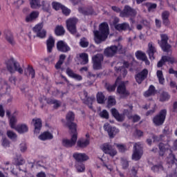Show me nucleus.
I'll use <instances>...</instances> for the list:
<instances>
[{
  "label": "nucleus",
  "instance_id": "1",
  "mask_svg": "<svg viewBox=\"0 0 177 177\" xmlns=\"http://www.w3.org/2000/svg\"><path fill=\"white\" fill-rule=\"evenodd\" d=\"M94 41L95 44L104 42L110 34V28L107 22H102L99 25L98 30H94Z\"/></svg>",
  "mask_w": 177,
  "mask_h": 177
},
{
  "label": "nucleus",
  "instance_id": "2",
  "mask_svg": "<svg viewBox=\"0 0 177 177\" xmlns=\"http://www.w3.org/2000/svg\"><path fill=\"white\" fill-rule=\"evenodd\" d=\"M6 67L10 74H13L15 71L19 72V74H23V68L20 67V64L15 60L13 57H11L7 62Z\"/></svg>",
  "mask_w": 177,
  "mask_h": 177
},
{
  "label": "nucleus",
  "instance_id": "3",
  "mask_svg": "<svg viewBox=\"0 0 177 177\" xmlns=\"http://www.w3.org/2000/svg\"><path fill=\"white\" fill-rule=\"evenodd\" d=\"M167 118V109H162L152 119V122L155 127H161L164 125Z\"/></svg>",
  "mask_w": 177,
  "mask_h": 177
},
{
  "label": "nucleus",
  "instance_id": "4",
  "mask_svg": "<svg viewBox=\"0 0 177 177\" xmlns=\"http://www.w3.org/2000/svg\"><path fill=\"white\" fill-rule=\"evenodd\" d=\"M17 122V119L16 116H12L10 120V127L12 129H16L19 133H26L28 132V127L26 124H18L16 127V123Z\"/></svg>",
  "mask_w": 177,
  "mask_h": 177
},
{
  "label": "nucleus",
  "instance_id": "5",
  "mask_svg": "<svg viewBox=\"0 0 177 177\" xmlns=\"http://www.w3.org/2000/svg\"><path fill=\"white\" fill-rule=\"evenodd\" d=\"M169 37L167 34H160V41L158 42L160 47L163 52L169 53V50L172 48V46L168 43Z\"/></svg>",
  "mask_w": 177,
  "mask_h": 177
},
{
  "label": "nucleus",
  "instance_id": "6",
  "mask_svg": "<svg viewBox=\"0 0 177 177\" xmlns=\"http://www.w3.org/2000/svg\"><path fill=\"white\" fill-rule=\"evenodd\" d=\"M66 127L71 132H77V124L74 123L73 121L75 120V115L73 111H69L66 115Z\"/></svg>",
  "mask_w": 177,
  "mask_h": 177
},
{
  "label": "nucleus",
  "instance_id": "7",
  "mask_svg": "<svg viewBox=\"0 0 177 177\" xmlns=\"http://www.w3.org/2000/svg\"><path fill=\"white\" fill-rule=\"evenodd\" d=\"M136 15H138L136 10L127 5L120 12V17H136Z\"/></svg>",
  "mask_w": 177,
  "mask_h": 177
},
{
  "label": "nucleus",
  "instance_id": "8",
  "mask_svg": "<svg viewBox=\"0 0 177 177\" xmlns=\"http://www.w3.org/2000/svg\"><path fill=\"white\" fill-rule=\"evenodd\" d=\"M77 23H78L77 18H70L66 20V28L73 35L77 34Z\"/></svg>",
  "mask_w": 177,
  "mask_h": 177
},
{
  "label": "nucleus",
  "instance_id": "9",
  "mask_svg": "<svg viewBox=\"0 0 177 177\" xmlns=\"http://www.w3.org/2000/svg\"><path fill=\"white\" fill-rule=\"evenodd\" d=\"M104 59L103 55L97 54L92 57L93 67L94 70H102V62Z\"/></svg>",
  "mask_w": 177,
  "mask_h": 177
},
{
  "label": "nucleus",
  "instance_id": "10",
  "mask_svg": "<svg viewBox=\"0 0 177 177\" xmlns=\"http://www.w3.org/2000/svg\"><path fill=\"white\" fill-rule=\"evenodd\" d=\"M73 133L71 136V140L68 139H63L62 140V146L64 147H73V146H75L77 143V140L78 139V136L76 132H71Z\"/></svg>",
  "mask_w": 177,
  "mask_h": 177
},
{
  "label": "nucleus",
  "instance_id": "11",
  "mask_svg": "<svg viewBox=\"0 0 177 177\" xmlns=\"http://www.w3.org/2000/svg\"><path fill=\"white\" fill-rule=\"evenodd\" d=\"M102 151L105 154H108L110 157H114L117 156V149L109 143H104L101 147Z\"/></svg>",
  "mask_w": 177,
  "mask_h": 177
},
{
  "label": "nucleus",
  "instance_id": "12",
  "mask_svg": "<svg viewBox=\"0 0 177 177\" xmlns=\"http://www.w3.org/2000/svg\"><path fill=\"white\" fill-rule=\"evenodd\" d=\"M149 75V71L146 68L143 69L140 72L136 73L135 75V80L139 85L145 81L147 78V76Z\"/></svg>",
  "mask_w": 177,
  "mask_h": 177
},
{
  "label": "nucleus",
  "instance_id": "13",
  "mask_svg": "<svg viewBox=\"0 0 177 177\" xmlns=\"http://www.w3.org/2000/svg\"><path fill=\"white\" fill-rule=\"evenodd\" d=\"M57 49L58 52H62V53H67L71 50L70 46L63 40L57 42Z\"/></svg>",
  "mask_w": 177,
  "mask_h": 177
},
{
  "label": "nucleus",
  "instance_id": "14",
  "mask_svg": "<svg viewBox=\"0 0 177 177\" xmlns=\"http://www.w3.org/2000/svg\"><path fill=\"white\" fill-rule=\"evenodd\" d=\"M117 52H118V46L112 45L104 49V55L106 57H114V55H117Z\"/></svg>",
  "mask_w": 177,
  "mask_h": 177
},
{
  "label": "nucleus",
  "instance_id": "15",
  "mask_svg": "<svg viewBox=\"0 0 177 177\" xmlns=\"http://www.w3.org/2000/svg\"><path fill=\"white\" fill-rule=\"evenodd\" d=\"M165 63H169V64H174V63H175V57H169L168 55L162 56L160 60L157 64V67L160 68L162 67Z\"/></svg>",
  "mask_w": 177,
  "mask_h": 177
},
{
  "label": "nucleus",
  "instance_id": "16",
  "mask_svg": "<svg viewBox=\"0 0 177 177\" xmlns=\"http://www.w3.org/2000/svg\"><path fill=\"white\" fill-rule=\"evenodd\" d=\"M104 131H106L108 132V135L111 139H113L120 132V130L115 127H112L110 124L106 123L104 125Z\"/></svg>",
  "mask_w": 177,
  "mask_h": 177
},
{
  "label": "nucleus",
  "instance_id": "17",
  "mask_svg": "<svg viewBox=\"0 0 177 177\" xmlns=\"http://www.w3.org/2000/svg\"><path fill=\"white\" fill-rule=\"evenodd\" d=\"M142 158V153H140V146L135 144L133 146V151L132 154V160L134 161H139Z\"/></svg>",
  "mask_w": 177,
  "mask_h": 177
},
{
  "label": "nucleus",
  "instance_id": "18",
  "mask_svg": "<svg viewBox=\"0 0 177 177\" xmlns=\"http://www.w3.org/2000/svg\"><path fill=\"white\" fill-rule=\"evenodd\" d=\"M157 53V48L154 46L153 44V42H149L148 44V50L147 51V53L149 55V59L151 60H154L156 59V57H154V54Z\"/></svg>",
  "mask_w": 177,
  "mask_h": 177
},
{
  "label": "nucleus",
  "instance_id": "19",
  "mask_svg": "<svg viewBox=\"0 0 177 177\" xmlns=\"http://www.w3.org/2000/svg\"><path fill=\"white\" fill-rule=\"evenodd\" d=\"M80 13L84 15V16H92V15H95V10L92 6H88L87 8L80 7L78 9Z\"/></svg>",
  "mask_w": 177,
  "mask_h": 177
},
{
  "label": "nucleus",
  "instance_id": "20",
  "mask_svg": "<svg viewBox=\"0 0 177 177\" xmlns=\"http://www.w3.org/2000/svg\"><path fill=\"white\" fill-rule=\"evenodd\" d=\"M73 157L77 162H84V161H88L89 160V157L85 153H75Z\"/></svg>",
  "mask_w": 177,
  "mask_h": 177
},
{
  "label": "nucleus",
  "instance_id": "21",
  "mask_svg": "<svg viewBox=\"0 0 177 177\" xmlns=\"http://www.w3.org/2000/svg\"><path fill=\"white\" fill-rule=\"evenodd\" d=\"M66 74L70 78H73L76 81H82V76L74 73V71L70 68L66 69Z\"/></svg>",
  "mask_w": 177,
  "mask_h": 177
},
{
  "label": "nucleus",
  "instance_id": "22",
  "mask_svg": "<svg viewBox=\"0 0 177 177\" xmlns=\"http://www.w3.org/2000/svg\"><path fill=\"white\" fill-rule=\"evenodd\" d=\"M82 100L84 104L88 106L90 110H93V102L96 100V97H95V95H91V97L83 99Z\"/></svg>",
  "mask_w": 177,
  "mask_h": 177
},
{
  "label": "nucleus",
  "instance_id": "23",
  "mask_svg": "<svg viewBox=\"0 0 177 177\" xmlns=\"http://www.w3.org/2000/svg\"><path fill=\"white\" fill-rule=\"evenodd\" d=\"M171 13L168 10H165L162 12L161 17L162 20V24L163 26H165L166 27L169 26V16Z\"/></svg>",
  "mask_w": 177,
  "mask_h": 177
},
{
  "label": "nucleus",
  "instance_id": "24",
  "mask_svg": "<svg viewBox=\"0 0 177 177\" xmlns=\"http://www.w3.org/2000/svg\"><path fill=\"white\" fill-rule=\"evenodd\" d=\"M46 46L48 53H52L53 52V48H55V39L53 37L50 36L46 40Z\"/></svg>",
  "mask_w": 177,
  "mask_h": 177
},
{
  "label": "nucleus",
  "instance_id": "25",
  "mask_svg": "<svg viewBox=\"0 0 177 177\" xmlns=\"http://www.w3.org/2000/svg\"><path fill=\"white\" fill-rule=\"evenodd\" d=\"M115 68L117 73L123 72V75L125 76L127 74H128V71H127L125 68H129V62L128 61H124L123 66H120L119 68L115 67Z\"/></svg>",
  "mask_w": 177,
  "mask_h": 177
},
{
  "label": "nucleus",
  "instance_id": "26",
  "mask_svg": "<svg viewBox=\"0 0 177 177\" xmlns=\"http://www.w3.org/2000/svg\"><path fill=\"white\" fill-rule=\"evenodd\" d=\"M90 144L91 139L80 138L77 142V146L80 149H85V147H88Z\"/></svg>",
  "mask_w": 177,
  "mask_h": 177
},
{
  "label": "nucleus",
  "instance_id": "27",
  "mask_svg": "<svg viewBox=\"0 0 177 177\" xmlns=\"http://www.w3.org/2000/svg\"><path fill=\"white\" fill-rule=\"evenodd\" d=\"M111 113L113 117H114V118H115V120H117L119 122H122V121H124V115L120 114V112H118L117 109L112 108L111 109Z\"/></svg>",
  "mask_w": 177,
  "mask_h": 177
},
{
  "label": "nucleus",
  "instance_id": "28",
  "mask_svg": "<svg viewBox=\"0 0 177 177\" xmlns=\"http://www.w3.org/2000/svg\"><path fill=\"white\" fill-rule=\"evenodd\" d=\"M32 122H34L35 133H39L42 128V120L39 118L32 119Z\"/></svg>",
  "mask_w": 177,
  "mask_h": 177
},
{
  "label": "nucleus",
  "instance_id": "29",
  "mask_svg": "<svg viewBox=\"0 0 177 177\" xmlns=\"http://www.w3.org/2000/svg\"><path fill=\"white\" fill-rule=\"evenodd\" d=\"M39 16V12L38 11H32L29 15H27L26 17V23H31L34 20H37Z\"/></svg>",
  "mask_w": 177,
  "mask_h": 177
},
{
  "label": "nucleus",
  "instance_id": "30",
  "mask_svg": "<svg viewBox=\"0 0 177 177\" xmlns=\"http://www.w3.org/2000/svg\"><path fill=\"white\" fill-rule=\"evenodd\" d=\"M117 92L119 95H124L125 96H128L129 93L127 91V86H125V83H121L117 88Z\"/></svg>",
  "mask_w": 177,
  "mask_h": 177
},
{
  "label": "nucleus",
  "instance_id": "31",
  "mask_svg": "<svg viewBox=\"0 0 177 177\" xmlns=\"http://www.w3.org/2000/svg\"><path fill=\"white\" fill-rule=\"evenodd\" d=\"M157 93V90L153 85H150L148 90L144 93L145 97H150V96H154Z\"/></svg>",
  "mask_w": 177,
  "mask_h": 177
},
{
  "label": "nucleus",
  "instance_id": "32",
  "mask_svg": "<svg viewBox=\"0 0 177 177\" xmlns=\"http://www.w3.org/2000/svg\"><path fill=\"white\" fill-rule=\"evenodd\" d=\"M96 100L98 104H104L106 103V95L102 91H98L96 94Z\"/></svg>",
  "mask_w": 177,
  "mask_h": 177
},
{
  "label": "nucleus",
  "instance_id": "33",
  "mask_svg": "<svg viewBox=\"0 0 177 177\" xmlns=\"http://www.w3.org/2000/svg\"><path fill=\"white\" fill-rule=\"evenodd\" d=\"M39 139L40 140H52L53 135L49 131H44L39 136Z\"/></svg>",
  "mask_w": 177,
  "mask_h": 177
},
{
  "label": "nucleus",
  "instance_id": "34",
  "mask_svg": "<svg viewBox=\"0 0 177 177\" xmlns=\"http://www.w3.org/2000/svg\"><path fill=\"white\" fill-rule=\"evenodd\" d=\"M4 34L6 35V41H8L10 45H15V39L13 38V34H12V32L9 30H6L4 32Z\"/></svg>",
  "mask_w": 177,
  "mask_h": 177
},
{
  "label": "nucleus",
  "instance_id": "35",
  "mask_svg": "<svg viewBox=\"0 0 177 177\" xmlns=\"http://www.w3.org/2000/svg\"><path fill=\"white\" fill-rule=\"evenodd\" d=\"M136 57L138 59V60H142V62H149L146 53L142 52L141 50H138L136 52Z\"/></svg>",
  "mask_w": 177,
  "mask_h": 177
},
{
  "label": "nucleus",
  "instance_id": "36",
  "mask_svg": "<svg viewBox=\"0 0 177 177\" xmlns=\"http://www.w3.org/2000/svg\"><path fill=\"white\" fill-rule=\"evenodd\" d=\"M159 147V156L160 157H163L165 154V151L168 150V144H164L162 142H160L158 145Z\"/></svg>",
  "mask_w": 177,
  "mask_h": 177
},
{
  "label": "nucleus",
  "instance_id": "37",
  "mask_svg": "<svg viewBox=\"0 0 177 177\" xmlns=\"http://www.w3.org/2000/svg\"><path fill=\"white\" fill-rule=\"evenodd\" d=\"M171 99V95L167 91H162L160 93L159 100L160 102H168Z\"/></svg>",
  "mask_w": 177,
  "mask_h": 177
},
{
  "label": "nucleus",
  "instance_id": "38",
  "mask_svg": "<svg viewBox=\"0 0 177 177\" xmlns=\"http://www.w3.org/2000/svg\"><path fill=\"white\" fill-rule=\"evenodd\" d=\"M129 28V24L127 22L119 24L118 25H116L115 27V29L117 30V31H127V30Z\"/></svg>",
  "mask_w": 177,
  "mask_h": 177
},
{
  "label": "nucleus",
  "instance_id": "39",
  "mask_svg": "<svg viewBox=\"0 0 177 177\" xmlns=\"http://www.w3.org/2000/svg\"><path fill=\"white\" fill-rule=\"evenodd\" d=\"M118 82V79L115 80L114 84H111L110 83H105L104 86L107 92H114L115 91V88H117Z\"/></svg>",
  "mask_w": 177,
  "mask_h": 177
},
{
  "label": "nucleus",
  "instance_id": "40",
  "mask_svg": "<svg viewBox=\"0 0 177 177\" xmlns=\"http://www.w3.org/2000/svg\"><path fill=\"white\" fill-rule=\"evenodd\" d=\"M31 9H39L41 5V0H29Z\"/></svg>",
  "mask_w": 177,
  "mask_h": 177
},
{
  "label": "nucleus",
  "instance_id": "41",
  "mask_svg": "<svg viewBox=\"0 0 177 177\" xmlns=\"http://www.w3.org/2000/svg\"><path fill=\"white\" fill-rule=\"evenodd\" d=\"M55 33L57 37H61L62 35H64L66 33V30L63 26H57L55 29Z\"/></svg>",
  "mask_w": 177,
  "mask_h": 177
},
{
  "label": "nucleus",
  "instance_id": "42",
  "mask_svg": "<svg viewBox=\"0 0 177 177\" xmlns=\"http://www.w3.org/2000/svg\"><path fill=\"white\" fill-rule=\"evenodd\" d=\"M152 171L154 174H158L160 171H164V166H162V163H160L158 165H155L151 167Z\"/></svg>",
  "mask_w": 177,
  "mask_h": 177
},
{
  "label": "nucleus",
  "instance_id": "43",
  "mask_svg": "<svg viewBox=\"0 0 177 177\" xmlns=\"http://www.w3.org/2000/svg\"><path fill=\"white\" fill-rule=\"evenodd\" d=\"M80 59H82V64H88L89 63V56L86 53H82L80 54Z\"/></svg>",
  "mask_w": 177,
  "mask_h": 177
},
{
  "label": "nucleus",
  "instance_id": "44",
  "mask_svg": "<svg viewBox=\"0 0 177 177\" xmlns=\"http://www.w3.org/2000/svg\"><path fill=\"white\" fill-rule=\"evenodd\" d=\"M156 75L158 78L159 84H160L161 85H164V82H165V79L164 78L162 71H158L156 73Z\"/></svg>",
  "mask_w": 177,
  "mask_h": 177
},
{
  "label": "nucleus",
  "instance_id": "45",
  "mask_svg": "<svg viewBox=\"0 0 177 177\" xmlns=\"http://www.w3.org/2000/svg\"><path fill=\"white\" fill-rule=\"evenodd\" d=\"M117 101L115 100V97L110 95L108 97L107 106L108 107H113V106H115Z\"/></svg>",
  "mask_w": 177,
  "mask_h": 177
},
{
  "label": "nucleus",
  "instance_id": "46",
  "mask_svg": "<svg viewBox=\"0 0 177 177\" xmlns=\"http://www.w3.org/2000/svg\"><path fill=\"white\" fill-rule=\"evenodd\" d=\"M75 167H76V169L77 171V172H85V165L82 162H77L76 163L75 165Z\"/></svg>",
  "mask_w": 177,
  "mask_h": 177
},
{
  "label": "nucleus",
  "instance_id": "47",
  "mask_svg": "<svg viewBox=\"0 0 177 177\" xmlns=\"http://www.w3.org/2000/svg\"><path fill=\"white\" fill-rule=\"evenodd\" d=\"M152 139L153 142H167V140H165V136L160 135V136H153Z\"/></svg>",
  "mask_w": 177,
  "mask_h": 177
},
{
  "label": "nucleus",
  "instance_id": "48",
  "mask_svg": "<svg viewBox=\"0 0 177 177\" xmlns=\"http://www.w3.org/2000/svg\"><path fill=\"white\" fill-rule=\"evenodd\" d=\"M52 6H53V9H54V10H62V8L64 6H63L62 3L57 2V1H53L52 3Z\"/></svg>",
  "mask_w": 177,
  "mask_h": 177
},
{
  "label": "nucleus",
  "instance_id": "49",
  "mask_svg": "<svg viewBox=\"0 0 177 177\" xmlns=\"http://www.w3.org/2000/svg\"><path fill=\"white\" fill-rule=\"evenodd\" d=\"M80 46L81 48H88L89 46V41L85 37L80 39Z\"/></svg>",
  "mask_w": 177,
  "mask_h": 177
},
{
  "label": "nucleus",
  "instance_id": "50",
  "mask_svg": "<svg viewBox=\"0 0 177 177\" xmlns=\"http://www.w3.org/2000/svg\"><path fill=\"white\" fill-rule=\"evenodd\" d=\"M41 5L44 12H49V10H50V4H49V3L46 1H43Z\"/></svg>",
  "mask_w": 177,
  "mask_h": 177
},
{
  "label": "nucleus",
  "instance_id": "51",
  "mask_svg": "<svg viewBox=\"0 0 177 177\" xmlns=\"http://www.w3.org/2000/svg\"><path fill=\"white\" fill-rule=\"evenodd\" d=\"M26 162V161L24 160V159H23V158H21V156H19V158H17L14 164L15 165H16L17 167H20V165H24V164Z\"/></svg>",
  "mask_w": 177,
  "mask_h": 177
},
{
  "label": "nucleus",
  "instance_id": "52",
  "mask_svg": "<svg viewBox=\"0 0 177 177\" xmlns=\"http://www.w3.org/2000/svg\"><path fill=\"white\" fill-rule=\"evenodd\" d=\"M162 133L163 134L162 135H164L165 140H167V142H168V138L169 136V133H171L169 131V127H165L162 131Z\"/></svg>",
  "mask_w": 177,
  "mask_h": 177
},
{
  "label": "nucleus",
  "instance_id": "53",
  "mask_svg": "<svg viewBox=\"0 0 177 177\" xmlns=\"http://www.w3.org/2000/svg\"><path fill=\"white\" fill-rule=\"evenodd\" d=\"M27 71L29 73V75H31V78H35V70H34V68H32V66L28 65Z\"/></svg>",
  "mask_w": 177,
  "mask_h": 177
},
{
  "label": "nucleus",
  "instance_id": "54",
  "mask_svg": "<svg viewBox=\"0 0 177 177\" xmlns=\"http://www.w3.org/2000/svg\"><path fill=\"white\" fill-rule=\"evenodd\" d=\"M100 116L101 117V118H105V120H109V112L107 111V110L104 109L101 113H100Z\"/></svg>",
  "mask_w": 177,
  "mask_h": 177
},
{
  "label": "nucleus",
  "instance_id": "55",
  "mask_svg": "<svg viewBox=\"0 0 177 177\" xmlns=\"http://www.w3.org/2000/svg\"><path fill=\"white\" fill-rule=\"evenodd\" d=\"M63 15H64V16H70V14L71 13V10L67 8V7L66 6H63L62 10Z\"/></svg>",
  "mask_w": 177,
  "mask_h": 177
},
{
  "label": "nucleus",
  "instance_id": "56",
  "mask_svg": "<svg viewBox=\"0 0 177 177\" xmlns=\"http://www.w3.org/2000/svg\"><path fill=\"white\" fill-rule=\"evenodd\" d=\"M146 6L148 8V12H151L152 9H157L156 3H147Z\"/></svg>",
  "mask_w": 177,
  "mask_h": 177
},
{
  "label": "nucleus",
  "instance_id": "57",
  "mask_svg": "<svg viewBox=\"0 0 177 177\" xmlns=\"http://www.w3.org/2000/svg\"><path fill=\"white\" fill-rule=\"evenodd\" d=\"M37 37H38V38H45V37H46V30H42L39 32H37Z\"/></svg>",
  "mask_w": 177,
  "mask_h": 177
},
{
  "label": "nucleus",
  "instance_id": "58",
  "mask_svg": "<svg viewBox=\"0 0 177 177\" xmlns=\"http://www.w3.org/2000/svg\"><path fill=\"white\" fill-rule=\"evenodd\" d=\"M7 136L10 138V139H16L17 138V135H16V133H15L13 131H7Z\"/></svg>",
  "mask_w": 177,
  "mask_h": 177
},
{
  "label": "nucleus",
  "instance_id": "59",
  "mask_svg": "<svg viewBox=\"0 0 177 177\" xmlns=\"http://www.w3.org/2000/svg\"><path fill=\"white\" fill-rule=\"evenodd\" d=\"M122 166L123 169H127L129 167V162L127 159H122Z\"/></svg>",
  "mask_w": 177,
  "mask_h": 177
},
{
  "label": "nucleus",
  "instance_id": "60",
  "mask_svg": "<svg viewBox=\"0 0 177 177\" xmlns=\"http://www.w3.org/2000/svg\"><path fill=\"white\" fill-rule=\"evenodd\" d=\"M42 24H37L33 28V31L36 34L42 30Z\"/></svg>",
  "mask_w": 177,
  "mask_h": 177
},
{
  "label": "nucleus",
  "instance_id": "61",
  "mask_svg": "<svg viewBox=\"0 0 177 177\" xmlns=\"http://www.w3.org/2000/svg\"><path fill=\"white\" fill-rule=\"evenodd\" d=\"M1 145L3 147H9L10 142L8 141V139L3 138Z\"/></svg>",
  "mask_w": 177,
  "mask_h": 177
},
{
  "label": "nucleus",
  "instance_id": "62",
  "mask_svg": "<svg viewBox=\"0 0 177 177\" xmlns=\"http://www.w3.org/2000/svg\"><path fill=\"white\" fill-rule=\"evenodd\" d=\"M116 147L120 153H124L125 151V147L123 145L116 144Z\"/></svg>",
  "mask_w": 177,
  "mask_h": 177
},
{
  "label": "nucleus",
  "instance_id": "63",
  "mask_svg": "<svg viewBox=\"0 0 177 177\" xmlns=\"http://www.w3.org/2000/svg\"><path fill=\"white\" fill-rule=\"evenodd\" d=\"M26 150H27V145H26V143H21L20 145V151H21V153H24Z\"/></svg>",
  "mask_w": 177,
  "mask_h": 177
},
{
  "label": "nucleus",
  "instance_id": "64",
  "mask_svg": "<svg viewBox=\"0 0 177 177\" xmlns=\"http://www.w3.org/2000/svg\"><path fill=\"white\" fill-rule=\"evenodd\" d=\"M53 104H54L53 109H59V107H60V101L55 100L54 103H53Z\"/></svg>",
  "mask_w": 177,
  "mask_h": 177
}]
</instances>
